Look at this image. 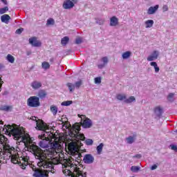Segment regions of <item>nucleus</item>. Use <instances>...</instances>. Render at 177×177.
<instances>
[{"instance_id":"f257e3e1","label":"nucleus","mask_w":177,"mask_h":177,"mask_svg":"<svg viewBox=\"0 0 177 177\" xmlns=\"http://www.w3.org/2000/svg\"><path fill=\"white\" fill-rule=\"evenodd\" d=\"M38 138L40 139L39 142L40 147L42 149L50 147V149L43 151L38 146L32 144L30 145V150L33 153L35 158L39 160L38 167L48 168V170L51 171V174H55L54 167L57 164V162H53V160L56 158L55 156H57L62 149L57 136L52 131H45L44 134L39 135Z\"/></svg>"},{"instance_id":"f03ea898","label":"nucleus","mask_w":177,"mask_h":177,"mask_svg":"<svg viewBox=\"0 0 177 177\" xmlns=\"http://www.w3.org/2000/svg\"><path fill=\"white\" fill-rule=\"evenodd\" d=\"M7 141L8 140H4L0 143V156H3V157L7 156L8 158H11L12 164H18L21 169H26V167L29 165L30 157L27 156H20L17 150L8 144Z\"/></svg>"},{"instance_id":"7ed1b4c3","label":"nucleus","mask_w":177,"mask_h":177,"mask_svg":"<svg viewBox=\"0 0 177 177\" xmlns=\"http://www.w3.org/2000/svg\"><path fill=\"white\" fill-rule=\"evenodd\" d=\"M81 161H82V158H80L75 155H72V156L66 160V165L70 167V169L63 170V174L65 175V176L86 177V173H84L82 170L78 167V165H80V162H81Z\"/></svg>"},{"instance_id":"20e7f679","label":"nucleus","mask_w":177,"mask_h":177,"mask_svg":"<svg viewBox=\"0 0 177 177\" xmlns=\"http://www.w3.org/2000/svg\"><path fill=\"white\" fill-rule=\"evenodd\" d=\"M6 127V131L10 132L11 135L13 136L15 140H20V138L23 135H24V129L20 128H13V127L10 124L4 125Z\"/></svg>"},{"instance_id":"39448f33","label":"nucleus","mask_w":177,"mask_h":177,"mask_svg":"<svg viewBox=\"0 0 177 177\" xmlns=\"http://www.w3.org/2000/svg\"><path fill=\"white\" fill-rule=\"evenodd\" d=\"M81 131V126L79 124H74L70 131L69 136L71 138L76 139V140H85V136L80 133Z\"/></svg>"},{"instance_id":"423d86ee","label":"nucleus","mask_w":177,"mask_h":177,"mask_svg":"<svg viewBox=\"0 0 177 177\" xmlns=\"http://www.w3.org/2000/svg\"><path fill=\"white\" fill-rule=\"evenodd\" d=\"M30 168L34 171L33 176L34 177H48L49 176V172H52V171L49 170V168H44V169H47L46 171L42 170L40 169H37V166L30 164L29 165Z\"/></svg>"},{"instance_id":"0eeeda50","label":"nucleus","mask_w":177,"mask_h":177,"mask_svg":"<svg viewBox=\"0 0 177 177\" xmlns=\"http://www.w3.org/2000/svg\"><path fill=\"white\" fill-rule=\"evenodd\" d=\"M84 146V144L81 142V140H77V142H70L68 146V150L71 156H74L75 153H78V147Z\"/></svg>"},{"instance_id":"6e6552de","label":"nucleus","mask_w":177,"mask_h":177,"mask_svg":"<svg viewBox=\"0 0 177 177\" xmlns=\"http://www.w3.org/2000/svg\"><path fill=\"white\" fill-rule=\"evenodd\" d=\"M27 104L29 107H39L41 102L39 97L37 96H31L27 100Z\"/></svg>"},{"instance_id":"1a4fd4ad","label":"nucleus","mask_w":177,"mask_h":177,"mask_svg":"<svg viewBox=\"0 0 177 177\" xmlns=\"http://www.w3.org/2000/svg\"><path fill=\"white\" fill-rule=\"evenodd\" d=\"M21 142L24 143L25 146H28V145H32V140H31V137H30L29 133H26L24 131V134L20 138Z\"/></svg>"},{"instance_id":"9d476101","label":"nucleus","mask_w":177,"mask_h":177,"mask_svg":"<svg viewBox=\"0 0 177 177\" xmlns=\"http://www.w3.org/2000/svg\"><path fill=\"white\" fill-rule=\"evenodd\" d=\"M36 122L37 129H38V131H44V133H45V132H46V129H48L46 123L43 122L42 120H38Z\"/></svg>"},{"instance_id":"9b49d317","label":"nucleus","mask_w":177,"mask_h":177,"mask_svg":"<svg viewBox=\"0 0 177 177\" xmlns=\"http://www.w3.org/2000/svg\"><path fill=\"white\" fill-rule=\"evenodd\" d=\"M78 117L80 118H85V120L82 122V127H84V128H91V127H92V121L89 118H87L84 115L80 114L78 115Z\"/></svg>"},{"instance_id":"f8f14e48","label":"nucleus","mask_w":177,"mask_h":177,"mask_svg":"<svg viewBox=\"0 0 177 177\" xmlns=\"http://www.w3.org/2000/svg\"><path fill=\"white\" fill-rule=\"evenodd\" d=\"M29 44L35 48H39V46L42 45V43H41L39 40H37V37H35L29 39Z\"/></svg>"},{"instance_id":"ddd939ff","label":"nucleus","mask_w":177,"mask_h":177,"mask_svg":"<svg viewBox=\"0 0 177 177\" xmlns=\"http://www.w3.org/2000/svg\"><path fill=\"white\" fill-rule=\"evenodd\" d=\"M85 164H92L95 161V158L91 154H86L83 158Z\"/></svg>"},{"instance_id":"4468645a","label":"nucleus","mask_w":177,"mask_h":177,"mask_svg":"<svg viewBox=\"0 0 177 177\" xmlns=\"http://www.w3.org/2000/svg\"><path fill=\"white\" fill-rule=\"evenodd\" d=\"M75 6L74 2L71 0H65L63 3L64 9H73V7Z\"/></svg>"},{"instance_id":"2eb2a0df","label":"nucleus","mask_w":177,"mask_h":177,"mask_svg":"<svg viewBox=\"0 0 177 177\" xmlns=\"http://www.w3.org/2000/svg\"><path fill=\"white\" fill-rule=\"evenodd\" d=\"M156 59H158V52L154 50L152 54L147 57V60L148 62H153V60H156Z\"/></svg>"},{"instance_id":"dca6fc26","label":"nucleus","mask_w":177,"mask_h":177,"mask_svg":"<svg viewBox=\"0 0 177 177\" xmlns=\"http://www.w3.org/2000/svg\"><path fill=\"white\" fill-rule=\"evenodd\" d=\"M1 131H5L3 128V122L0 121V132ZM4 140H8V138L5 137V136L1 134L0 133V144L2 143Z\"/></svg>"},{"instance_id":"f3484780","label":"nucleus","mask_w":177,"mask_h":177,"mask_svg":"<svg viewBox=\"0 0 177 177\" xmlns=\"http://www.w3.org/2000/svg\"><path fill=\"white\" fill-rule=\"evenodd\" d=\"M158 8H160L159 5L150 7L147 10V15H154V13L158 10Z\"/></svg>"},{"instance_id":"a211bd4d","label":"nucleus","mask_w":177,"mask_h":177,"mask_svg":"<svg viewBox=\"0 0 177 177\" xmlns=\"http://www.w3.org/2000/svg\"><path fill=\"white\" fill-rule=\"evenodd\" d=\"M110 26L112 27H115V26H118V18L116 17L113 16L111 17L110 19Z\"/></svg>"},{"instance_id":"6ab92c4d","label":"nucleus","mask_w":177,"mask_h":177,"mask_svg":"<svg viewBox=\"0 0 177 177\" xmlns=\"http://www.w3.org/2000/svg\"><path fill=\"white\" fill-rule=\"evenodd\" d=\"M48 93H46L45 90H39L37 93V96L39 99H45Z\"/></svg>"},{"instance_id":"aec40b11","label":"nucleus","mask_w":177,"mask_h":177,"mask_svg":"<svg viewBox=\"0 0 177 177\" xmlns=\"http://www.w3.org/2000/svg\"><path fill=\"white\" fill-rule=\"evenodd\" d=\"M31 86L33 89H39L42 86V84L39 82L35 81L31 83Z\"/></svg>"},{"instance_id":"412c9836","label":"nucleus","mask_w":177,"mask_h":177,"mask_svg":"<svg viewBox=\"0 0 177 177\" xmlns=\"http://www.w3.org/2000/svg\"><path fill=\"white\" fill-rule=\"evenodd\" d=\"M1 20L2 23H6V24H8L10 20V16H9V15H3L1 17Z\"/></svg>"},{"instance_id":"4be33fe9","label":"nucleus","mask_w":177,"mask_h":177,"mask_svg":"<svg viewBox=\"0 0 177 177\" xmlns=\"http://www.w3.org/2000/svg\"><path fill=\"white\" fill-rule=\"evenodd\" d=\"M153 24H154V21L151 19H149L145 21L146 28H151Z\"/></svg>"},{"instance_id":"5701e85b","label":"nucleus","mask_w":177,"mask_h":177,"mask_svg":"<svg viewBox=\"0 0 177 177\" xmlns=\"http://www.w3.org/2000/svg\"><path fill=\"white\" fill-rule=\"evenodd\" d=\"M68 41H70V38H68V37H67V36H65L64 37H63L61 39V44L64 46H66V45H67V44H68Z\"/></svg>"},{"instance_id":"b1692460","label":"nucleus","mask_w":177,"mask_h":177,"mask_svg":"<svg viewBox=\"0 0 177 177\" xmlns=\"http://www.w3.org/2000/svg\"><path fill=\"white\" fill-rule=\"evenodd\" d=\"M41 67L44 70H48V68H50V64L48 62H43L41 63Z\"/></svg>"},{"instance_id":"393cba45","label":"nucleus","mask_w":177,"mask_h":177,"mask_svg":"<svg viewBox=\"0 0 177 177\" xmlns=\"http://www.w3.org/2000/svg\"><path fill=\"white\" fill-rule=\"evenodd\" d=\"M154 111L155 113H159L158 117H161V115H162V108H161V106H156L154 109Z\"/></svg>"},{"instance_id":"a878e982","label":"nucleus","mask_w":177,"mask_h":177,"mask_svg":"<svg viewBox=\"0 0 177 177\" xmlns=\"http://www.w3.org/2000/svg\"><path fill=\"white\" fill-rule=\"evenodd\" d=\"M131 55H132V53H131V51H127L122 53V59H129V57H131Z\"/></svg>"},{"instance_id":"bb28decb","label":"nucleus","mask_w":177,"mask_h":177,"mask_svg":"<svg viewBox=\"0 0 177 177\" xmlns=\"http://www.w3.org/2000/svg\"><path fill=\"white\" fill-rule=\"evenodd\" d=\"M6 60H8V62H9V63L13 64V63H15V57H13L10 54H8L6 57Z\"/></svg>"},{"instance_id":"cd10ccee","label":"nucleus","mask_w":177,"mask_h":177,"mask_svg":"<svg viewBox=\"0 0 177 177\" xmlns=\"http://www.w3.org/2000/svg\"><path fill=\"white\" fill-rule=\"evenodd\" d=\"M50 109L53 115H56V114H57V106L53 105L50 106Z\"/></svg>"},{"instance_id":"c85d7f7f","label":"nucleus","mask_w":177,"mask_h":177,"mask_svg":"<svg viewBox=\"0 0 177 177\" xmlns=\"http://www.w3.org/2000/svg\"><path fill=\"white\" fill-rule=\"evenodd\" d=\"M116 99H118V100H125V99H127V95H125V94H118L116 95Z\"/></svg>"},{"instance_id":"c756f323","label":"nucleus","mask_w":177,"mask_h":177,"mask_svg":"<svg viewBox=\"0 0 177 177\" xmlns=\"http://www.w3.org/2000/svg\"><path fill=\"white\" fill-rule=\"evenodd\" d=\"M151 66H152L153 67H154L155 71L156 73H158V71H160V67H158V66L157 65V62H151L150 63Z\"/></svg>"},{"instance_id":"7c9ffc66","label":"nucleus","mask_w":177,"mask_h":177,"mask_svg":"<svg viewBox=\"0 0 177 177\" xmlns=\"http://www.w3.org/2000/svg\"><path fill=\"white\" fill-rule=\"evenodd\" d=\"M66 85L71 92H73V91L75 89V84H73L72 83H68Z\"/></svg>"},{"instance_id":"2f4dec72","label":"nucleus","mask_w":177,"mask_h":177,"mask_svg":"<svg viewBox=\"0 0 177 177\" xmlns=\"http://www.w3.org/2000/svg\"><path fill=\"white\" fill-rule=\"evenodd\" d=\"M103 143H100L97 147V151L98 154H100L102 151H103Z\"/></svg>"},{"instance_id":"473e14b6","label":"nucleus","mask_w":177,"mask_h":177,"mask_svg":"<svg viewBox=\"0 0 177 177\" xmlns=\"http://www.w3.org/2000/svg\"><path fill=\"white\" fill-rule=\"evenodd\" d=\"M0 110H1V111H9V110H10V106L3 105L0 106Z\"/></svg>"},{"instance_id":"72a5a7b5","label":"nucleus","mask_w":177,"mask_h":177,"mask_svg":"<svg viewBox=\"0 0 177 177\" xmlns=\"http://www.w3.org/2000/svg\"><path fill=\"white\" fill-rule=\"evenodd\" d=\"M126 140H127V143L129 145H132V143L135 142V139L132 136H129L128 138H126Z\"/></svg>"},{"instance_id":"f704fd0d","label":"nucleus","mask_w":177,"mask_h":177,"mask_svg":"<svg viewBox=\"0 0 177 177\" xmlns=\"http://www.w3.org/2000/svg\"><path fill=\"white\" fill-rule=\"evenodd\" d=\"M136 99L135 97L131 96L129 98L124 100L125 103H132V102H135Z\"/></svg>"},{"instance_id":"c9c22d12","label":"nucleus","mask_w":177,"mask_h":177,"mask_svg":"<svg viewBox=\"0 0 177 177\" xmlns=\"http://www.w3.org/2000/svg\"><path fill=\"white\" fill-rule=\"evenodd\" d=\"M9 10V8L8 6L0 8V15H3V13H6Z\"/></svg>"},{"instance_id":"e433bc0d","label":"nucleus","mask_w":177,"mask_h":177,"mask_svg":"<svg viewBox=\"0 0 177 177\" xmlns=\"http://www.w3.org/2000/svg\"><path fill=\"white\" fill-rule=\"evenodd\" d=\"M86 146H92L93 145V140L92 139H87L84 141Z\"/></svg>"},{"instance_id":"4c0bfd02","label":"nucleus","mask_w":177,"mask_h":177,"mask_svg":"<svg viewBox=\"0 0 177 177\" xmlns=\"http://www.w3.org/2000/svg\"><path fill=\"white\" fill-rule=\"evenodd\" d=\"M47 26H53V24H55V19L50 18L47 20Z\"/></svg>"},{"instance_id":"58836bf2","label":"nucleus","mask_w":177,"mask_h":177,"mask_svg":"<svg viewBox=\"0 0 177 177\" xmlns=\"http://www.w3.org/2000/svg\"><path fill=\"white\" fill-rule=\"evenodd\" d=\"M140 169V167L138 166H132L131 170L132 172H138Z\"/></svg>"},{"instance_id":"ea45409f","label":"nucleus","mask_w":177,"mask_h":177,"mask_svg":"<svg viewBox=\"0 0 177 177\" xmlns=\"http://www.w3.org/2000/svg\"><path fill=\"white\" fill-rule=\"evenodd\" d=\"M81 85H82V80H80L75 83V87L77 88V89L80 88V86H81Z\"/></svg>"},{"instance_id":"a19ab883","label":"nucleus","mask_w":177,"mask_h":177,"mask_svg":"<svg viewBox=\"0 0 177 177\" xmlns=\"http://www.w3.org/2000/svg\"><path fill=\"white\" fill-rule=\"evenodd\" d=\"M61 104L62 106H70V104H73V101H64Z\"/></svg>"},{"instance_id":"79ce46f5","label":"nucleus","mask_w":177,"mask_h":177,"mask_svg":"<svg viewBox=\"0 0 177 177\" xmlns=\"http://www.w3.org/2000/svg\"><path fill=\"white\" fill-rule=\"evenodd\" d=\"M82 43V39H81V37H77L75 39V44H77V45H80V44Z\"/></svg>"},{"instance_id":"37998d69","label":"nucleus","mask_w":177,"mask_h":177,"mask_svg":"<svg viewBox=\"0 0 177 177\" xmlns=\"http://www.w3.org/2000/svg\"><path fill=\"white\" fill-rule=\"evenodd\" d=\"M102 61L103 62L104 64H107V63H109V59L107 57H102Z\"/></svg>"},{"instance_id":"c03bdc74","label":"nucleus","mask_w":177,"mask_h":177,"mask_svg":"<svg viewBox=\"0 0 177 177\" xmlns=\"http://www.w3.org/2000/svg\"><path fill=\"white\" fill-rule=\"evenodd\" d=\"M174 96H175V94L174 93H169L167 96V99L168 100L171 101V99H173L174 98Z\"/></svg>"},{"instance_id":"a18cd8bd","label":"nucleus","mask_w":177,"mask_h":177,"mask_svg":"<svg viewBox=\"0 0 177 177\" xmlns=\"http://www.w3.org/2000/svg\"><path fill=\"white\" fill-rule=\"evenodd\" d=\"M95 84H100L102 82V78L100 77H95Z\"/></svg>"},{"instance_id":"49530a36","label":"nucleus","mask_w":177,"mask_h":177,"mask_svg":"<svg viewBox=\"0 0 177 177\" xmlns=\"http://www.w3.org/2000/svg\"><path fill=\"white\" fill-rule=\"evenodd\" d=\"M168 10H169V8H168V6H167V5H164V6H162V10H163V12H168Z\"/></svg>"},{"instance_id":"de8ad7c7","label":"nucleus","mask_w":177,"mask_h":177,"mask_svg":"<svg viewBox=\"0 0 177 177\" xmlns=\"http://www.w3.org/2000/svg\"><path fill=\"white\" fill-rule=\"evenodd\" d=\"M73 156H76L77 157L82 158V154H81V153H79L78 151H77V153H75V154H73Z\"/></svg>"},{"instance_id":"09e8293b","label":"nucleus","mask_w":177,"mask_h":177,"mask_svg":"<svg viewBox=\"0 0 177 177\" xmlns=\"http://www.w3.org/2000/svg\"><path fill=\"white\" fill-rule=\"evenodd\" d=\"M59 124H61L62 127H66V122L63 121V119L59 120Z\"/></svg>"},{"instance_id":"8fccbe9b","label":"nucleus","mask_w":177,"mask_h":177,"mask_svg":"<svg viewBox=\"0 0 177 177\" xmlns=\"http://www.w3.org/2000/svg\"><path fill=\"white\" fill-rule=\"evenodd\" d=\"M171 150H174L177 153V146L176 145H171Z\"/></svg>"},{"instance_id":"3c124183","label":"nucleus","mask_w":177,"mask_h":177,"mask_svg":"<svg viewBox=\"0 0 177 177\" xmlns=\"http://www.w3.org/2000/svg\"><path fill=\"white\" fill-rule=\"evenodd\" d=\"M23 32V28H19L16 30V34H21Z\"/></svg>"},{"instance_id":"603ef678","label":"nucleus","mask_w":177,"mask_h":177,"mask_svg":"<svg viewBox=\"0 0 177 177\" xmlns=\"http://www.w3.org/2000/svg\"><path fill=\"white\" fill-rule=\"evenodd\" d=\"M154 169H157V165H153L151 167V171H154Z\"/></svg>"},{"instance_id":"864d4df0","label":"nucleus","mask_w":177,"mask_h":177,"mask_svg":"<svg viewBox=\"0 0 177 177\" xmlns=\"http://www.w3.org/2000/svg\"><path fill=\"white\" fill-rule=\"evenodd\" d=\"M135 158H142V155L140 154H136L133 156Z\"/></svg>"},{"instance_id":"5fc2aeb1","label":"nucleus","mask_w":177,"mask_h":177,"mask_svg":"<svg viewBox=\"0 0 177 177\" xmlns=\"http://www.w3.org/2000/svg\"><path fill=\"white\" fill-rule=\"evenodd\" d=\"M2 84H3V81H2V78L0 77V91H1V87H2Z\"/></svg>"},{"instance_id":"6e6d98bb","label":"nucleus","mask_w":177,"mask_h":177,"mask_svg":"<svg viewBox=\"0 0 177 177\" xmlns=\"http://www.w3.org/2000/svg\"><path fill=\"white\" fill-rule=\"evenodd\" d=\"M103 67H104V64L98 65V68H103Z\"/></svg>"},{"instance_id":"4d7b16f0","label":"nucleus","mask_w":177,"mask_h":177,"mask_svg":"<svg viewBox=\"0 0 177 177\" xmlns=\"http://www.w3.org/2000/svg\"><path fill=\"white\" fill-rule=\"evenodd\" d=\"M2 1L3 2V3H5V5H8V1L6 0H2Z\"/></svg>"},{"instance_id":"13d9d810","label":"nucleus","mask_w":177,"mask_h":177,"mask_svg":"<svg viewBox=\"0 0 177 177\" xmlns=\"http://www.w3.org/2000/svg\"><path fill=\"white\" fill-rule=\"evenodd\" d=\"M53 61H54V59H53V58H50V62L51 63H53Z\"/></svg>"},{"instance_id":"bf43d9fd","label":"nucleus","mask_w":177,"mask_h":177,"mask_svg":"<svg viewBox=\"0 0 177 177\" xmlns=\"http://www.w3.org/2000/svg\"><path fill=\"white\" fill-rule=\"evenodd\" d=\"M30 55H31V52H28V53H27V55H28V56H30Z\"/></svg>"},{"instance_id":"052dcab7","label":"nucleus","mask_w":177,"mask_h":177,"mask_svg":"<svg viewBox=\"0 0 177 177\" xmlns=\"http://www.w3.org/2000/svg\"><path fill=\"white\" fill-rule=\"evenodd\" d=\"M65 128H66V129H68V126L66 125V126H65Z\"/></svg>"},{"instance_id":"680f3d73","label":"nucleus","mask_w":177,"mask_h":177,"mask_svg":"<svg viewBox=\"0 0 177 177\" xmlns=\"http://www.w3.org/2000/svg\"><path fill=\"white\" fill-rule=\"evenodd\" d=\"M72 1H73V2H75V1H76V2H77V0H72Z\"/></svg>"},{"instance_id":"e2e57ef3","label":"nucleus","mask_w":177,"mask_h":177,"mask_svg":"<svg viewBox=\"0 0 177 177\" xmlns=\"http://www.w3.org/2000/svg\"><path fill=\"white\" fill-rule=\"evenodd\" d=\"M83 151H86V149H84Z\"/></svg>"},{"instance_id":"0e129e2a","label":"nucleus","mask_w":177,"mask_h":177,"mask_svg":"<svg viewBox=\"0 0 177 177\" xmlns=\"http://www.w3.org/2000/svg\"><path fill=\"white\" fill-rule=\"evenodd\" d=\"M102 23H104V21H102Z\"/></svg>"}]
</instances>
